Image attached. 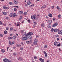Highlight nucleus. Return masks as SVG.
Wrapping results in <instances>:
<instances>
[{
  "instance_id": "nucleus-44",
  "label": "nucleus",
  "mask_w": 62,
  "mask_h": 62,
  "mask_svg": "<svg viewBox=\"0 0 62 62\" xmlns=\"http://www.w3.org/2000/svg\"><path fill=\"white\" fill-rule=\"evenodd\" d=\"M12 3L11 2H10L9 3V4H10V5H12Z\"/></svg>"
},
{
  "instance_id": "nucleus-2",
  "label": "nucleus",
  "mask_w": 62,
  "mask_h": 62,
  "mask_svg": "<svg viewBox=\"0 0 62 62\" xmlns=\"http://www.w3.org/2000/svg\"><path fill=\"white\" fill-rule=\"evenodd\" d=\"M22 34H23V36H24L25 35H26V32H24V31L22 30L21 32Z\"/></svg>"
},
{
  "instance_id": "nucleus-46",
  "label": "nucleus",
  "mask_w": 62,
  "mask_h": 62,
  "mask_svg": "<svg viewBox=\"0 0 62 62\" xmlns=\"http://www.w3.org/2000/svg\"><path fill=\"white\" fill-rule=\"evenodd\" d=\"M32 40H30V43H31L32 42Z\"/></svg>"
},
{
  "instance_id": "nucleus-28",
  "label": "nucleus",
  "mask_w": 62,
  "mask_h": 62,
  "mask_svg": "<svg viewBox=\"0 0 62 62\" xmlns=\"http://www.w3.org/2000/svg\"><path fill=\"white\" fill-rule=\"evenodd\" d=\"M48 28H51V25L50 24H49L48 25Z\"/></svg>"
},
{
  "instance_id": "nucleus-33",
  "label": "nucleus",
  "mask_w": 62,
  "mask_h": 62,
  "mask_svg": "<svg viewBox=\"0 0 62 62\" xmlns=\"http://www.w3.org/2000/svg\"><path fill=\"white\" fill-rule=\"evenodd\" d=\"M61 46V44L60 43L57 46L58 47H59Z\"/></svg>"
},
{
  "instance_id": "nucleus-1",
  "label": "nucleus",
  "mask_w": 62,
  "mask_h": 62,
  "mask_svg": "<svg viewBox=\"0 0 62 62\" xmlns=\"http://www.w3.org/2000/svg\"><path fill=\"white\" fill-rule=\"evenodd\" d=\"M28 38V36L27 35H25V36L22 39V40H26Z\"/></svg>"
},
{
  "instance_id": "nucleus-14",
  "label": "nucleus",
  "mask_w": 62,
  "mask_h": 62,
  "mask_svg": "<svg viewBox=\"0 0 62 62\" xmlns=\"http://www.w3.org/2000/svg\"><path fill=\"white\" fill-rule=\"evenodd\" d=\"M57 42H56V41H55V42H54V45L56 46V45H57Z\"/></svg>"
},
{
  "instance_id": "nucleus-50",
  "label": "nucleus",
  "mask_w": 62,
  "mask_h": 62,
  "mask_svg": "<svg viewBox=\"0 0 62 62\" xmlns=\"http://www.w3.org/2000/svg\"><path fill=\"white\" fill-rule=\"evenodd\" d=\"M6 19H7V20H8V17H6Z\"/></svg>"
},
{
  "instance_id": "nucleus-37",
  "label": "nucleus",
  "mask_w": 62,
  "mask_h": 62,
  "mask_svg": "<svg viewBox=\"0 0 62 62\" xmlns=\"http://www.w3.org/2000/svg\"><path fill=\"white\" fill-rule=\"evenodd\" d=\"M19 13H20V14H23V12H22L21 11H20L19 12Z\"/></svg>"
},
{
  "instance_id": "nucleus-24",
  "label": "nucleus",
  "mask_w": 62,
  "mask_h": 62,
  "mask_svg": "<svg viewBox=\"0 0 62 62\" xmlns=\"http://www.w3.org/2000/svg\"><path fill=\"white\" fill-rule=\"evenodd\" d=\"M27 4L28 5H30L31 4V2L30 1L28 2L27 3Z\"/></svg>"
},
{
  "instance_id": "nucleus-61",
  "label": "nucleus",
  "mask_w": 62,
  "mask_h": 62,
  "mask_svg": "<svg viewBox=\"0 0 62 62\" xmlns=\"http://www.w3.org/2000/svg\"><path fill=\"white\" fill-rule=\"evenodd\" d=\"M56 37H58L59 36L58 35H56Z\"/></svg>"
},
{
  "instance_id": "nucleus-8",
  "label": "nucleus",
  "mask_w": 62,
  "mask_h": 62,
  "mask_svg": "<svg viewBox=\"0 0 62 62\" xmlns=\"http://www.w3.org/2000/svg\"><path fill=\"white\" fill-rule=\"evenodd\" d=\"M35 17H36V16H33L31 17V19H33V20H35Z\"/></svg>"
},
{
  "instance_id": "nucleus-60",
  "label": "nucleus",
  "mask_w": 62,
  "mask_h": 62,
  "mask_svg": "<svg viewBox=\"0 0 62 62\" xmlns=\"http://www.w3.org/2000/svg\"><path fill=\"white\" fill-rule=\"evenodd\" d=\"M37 57H34V59H36V58H37Z\"/></svg>"
},
{
  "instance_id": "nucleus-23",
  "label": "nucleus",
  "mask_w": 62,
  "mask_h": 62,
  "mask_svg": "<svg viewBox=\"0 0 62 62\" xmlns=\"http://www.w3.org/2000/svg\"><path fill=\"white\" fill-rule=\"evenodd\" d=\"M9 43L10 45H12V43L11 42V41H9Z\"/></svg>"
},
{
  "instance_id": "nucleus-20",
  "label": "nucleus",
  "mask_w": 62,
  "mask_h": 62,
  "mask_svg": "<svg viewBox=\"0 0 62 62\" xmlns=\"http://www.w3.org/2000/svg\"><path fill=\"white\" fill-rule=\"evenodd\" d=\"M4 33L5 34H7V33H8V32L6 31H4Z\"/></svg>"
},
{
  "instance_id": "nucleus-58",
  "label": "nucleus",
  "mask_w": 62,
  "mask_h": 62,
  "mask_svg": "<svg viewBox=\"0 0 62 62\" xmlns=\"http://www.w3.org/2000/svg\"><path fill=\"white\" fill-rule=\"evenodd\" d=\"M57 40H59V39L58 38H57Z\"/></svg>"
},
{
  "instance_id": "nucleus-38",
  "label": "nucleus",
  "mask_w": 62,
  "mask_h": 62,
  "mask_svg": "<svg viewBox=\"0 0 62 62\" xmlns=\"http://www.w3.org/2000/svg\"><path fill=\"white\" fill-rule=\"evenodd\" d=\"M26 43L27 44H29V42L28 41H27Z\"/></svg>"
},
{
  "instance_id": "nucleus-41",
  "label": "nucleus",
  "mask_w": 62,
  "mask_h": 62,
  "mask_svg": "<svg viewBox=\"0 0 62 62\" xmlns=\"http://www.w3.org/2000/svg\"><path fill=\"white\" fill-rule=\"evenodd\" d=\"M36 38H39V35H37L36 37Z\"/></svg>"
},
{
  "instance_id": "nucleus-22",
  "label": "nucleus",
  "mask_w": 62,
  "mask_h": 62,
  "mask_svg": "<svg viewBox=\"0 0 62 62\" xmlns=\"http://www.w3.org/2000/svg\"><path fill=\"white\" fill-rule=\"evenodd\" d=\"M18 60H19V61H20H20H21V60H22V58H21V57H19L18 59Z\"/></svg>"
},
{
  "instance_id": "nucleus-35",
  "label": "nucleus",
  "mask_w": 62,
  "mask_h": 62,
  "mask_svg": "<svg viewBox=\"0 0 62 62\" xmlns=\"http://www.w3.org/2000/svg\"><path fill=\"white\" fill-rule=\"evenodd\" d=\"M22 19V17L21 16H20L19 18V20L20 21H21Z\"/></svg>"
},
{
  "instance_id": "nucleus-4",
  "label": "nucleus",
  "mask_w": 62,
  "mask_h": 62,
  "mask_svg": "<svg viewBox=\"0 0 62 62\" xmlns=\"http://www.w3.org/2000/svg\"><path fill=\"white\" fill-rule=\"evenodd\" d=\"M9 60L7 59H4L3 60V61L4 62H7Z\"/></svg>"
},
{
  "instance_id": "nucleus-11",
  "label": "nucleus",
  "mask_w": 62,
  "mask_h": 62,
  "mask_svg": "<svg viewBox=\"0 0 62 62\" xmlns=\"http://www.w3.org/2000/svg\"><path fill=\"white\" fill-rule=\"evenodd\" d=\"M52 20H49L48 21V23H52Z\"/></svg>"
},
{
  "instance_id": "nucleus-7",
  "label": "nucleus",
  "mask_w": 62,
  "mask_h": 62,
  "mask_svg": "<svg viewBox=\"0 0 62 62\" xmlns=\"http://www.w3.org/2000/svg\"><path fill=\"white\" fill-rule=\"evenodd\" d=\"M39 60L41 62H43L44 61V60L41 58H40L39 59Z\"/></svg>"
},
{
  "instance_id": "nucleus-15",
  "label": "nucleus",
  "mask_w": 62,
  "mask_h": 62,
  "mask_svg": "<svg viewBox=\"0 0 62 62\" xmlns=\"http://www.w3.org/2000/svg\"><path fill=\"white\" fill-rule=\"evenodd\" d=\"M16 38V36H14L13 37V38L14 39H15Z\"/></svg>"
},
{
  "instance_id": "nucleus-12",
  "label": "nucleus",
  "mask_w": 62,
  "mask_h": 62,
  "mask_svg": "<svg viewBox=\"0 0 62 62\" xmlns=\"http://www.w3.org/2000/svg\"><path fill=\"white\" fill-rule=\"evenodd\" d=\"M14 4H17L18 3V2L16 0H14Z\"/></svg>"
},
{
  "instance_id": "nucleus-48",
  "label": "nucleus",
  "mask_w": 62,
  "mask_h": 62,
  "mask_svg": "<svg viewBox=\"0 0 62 62\" xmlns=\"http://www.w3.org/2000/svg\"><path fill=\"white\" fill-rule=\"evenodd\" d=\"M35 20H38V17H35Z\"/></svg>"
},
{
  "instance_id": "nucleus-53",
  "label": "nucleus",
  "mask_w": 62,
  "mask_h": 62,
  "mask_svg": "<svg viewBox=\"0 0 62 62\" xmlns=\"http://www.w3.org/2000/svg\"><path fill=\"white\" fill-rule=\"evenodd\" d=\"M19 24H17V25H16V26H19Z\"/></svg>"
},
{
  "instance_id": "nucleus-40",
  "label": "nucleus",
  "mask_w": 62,
  "mask_h": 62,
  "mask_svg": "<svg viewBox=\"0 0 62 62\" xmlns=\"http://www.w3.org/2000/svg\"><path fill=\"white\" fill-rule=\"evenodd\" d=\"M10 30L11 31L12 30H13V28L12 27H11L10 28Z\"/></svg>"
},
{
  "instance_id": "nucleus-17",
  "label": "nucleus",
  "mask_w": 62,
  "mask_h": 62,
  "mask_svg": "<svg viewBox=\"0 0 62 62\" xmlns=\"http://www.w3.org/2000/svg\"><path fill=\"white\" fill-rule=\"evenodd\" d=\"M58 34H61V31L59 30H58Z\"/></svg>"
},
{
  "instance_id": "nucleus-6",
  "label": "nucleus",
  "mask_w": 62,
  "mask_h": 62,
  "mask_svg": "<svg viewBox=\"0 0 62 62\" xmlns=\"http://www.w3.org/2000/svg\"><path fill=\"white\" fill-rule=\"evenodd\" d=\"M57 25V22H56V23L53 24V26L54 27V26H56Z\"/></svg>"
},
{
  "instance_id": "nucleus-49",
  "label": "nucleus",
  "mask_w": 62,
  "mask_h": 62,
  "mask_svg": "<svg viewBox=\"0 0 62 62\" xmlns=\"http://www.w3.org/2000/svg\"><path fill=\"white\" fill-rule=\"evenodd\" d=\"M13 55H16V54H15V53H14L13 54Z\"/></svg>"
},
{
  "instance_id": "nucleus-57",
  "label": "nucleus",
  "mask_w": 62,
  "mask_h": 62,
  "mask_svg": "<svg viewBox=\"0 0 62 62\" xmlns=\"http://www.w3.org/2000/svg\"><path fill=\"white\" fill-rule=\"evenodd\" d=\"M6 29L7 30H8V28H6Z\"/></svg>"
},
{
  "instance_id": "nucleus-56",
  "label": "nucleus",
  "mask_w": 62,
  "mask_h": 62,
  "mask_svg": "<svg viewBox=\"0 0 62 62\" xmlns=\"http://www.w3.org/2000/svg\"><path fill=\"white\" fill-rule=\"evenodd\" d=\"M2 22H1V21H0V24H2Z\"/></svg>"
},
{
  "instance_id": "nucleus-62",
  "label": "nucleus",
  "mask_w": 62,
  "mask_h": 62,
  "mask_svg": "<svg viewBox=\"0 0 62 62\" xmlns=\"http://www.w3.org/2000/svg\"><path fill=\"white\" fill-rule=\"evenodd\" d=\"M7 62H11L10 60H9Z\"/></svg>"
},
{
  "instance_id": "nucleus-16",
  "label": "nucleus",
  "mask_w": 62,
  "mask_h": 62,
  "mask_svg": "<svg viewBox=\"0 0 62 62\" xmlns=\"http://www.w3.org/2000/svg\"><path fill=\"white\" fill-rule=\"evenodd\" d=\"M48 16H49L50 17H53L52 16V14H49L48 15Z\"/></svg>"
},
{
  "instance_id": "nucleus-52",
  "label": "nucleus",
  "mask_w": 62,
  "mask_h": 62,
  "mask_svg": "<svg viewBox=\"0 0 62 62\" xmlns=\"http://www.w3.org/2000/svg\"><path fill=\"white\" fill-rule=\"evenodd\" d=\"M59 8L58 6H57V9H59Z\"/></svg>"
},
{
  "instance_id": "nucleus-47",
  "label": "nucleus",
  "mask_w": 62,
  "mask_h": 62,
  "mask_svg": "<svg viewBox=\"0 0 62 62\" xmlns=\"http://www.w3.org/2000/svg\"><path fill=\"white\" fill-rule=\"evenodd\" d=\"M21 50H23V47H21Z\"/></svg>"
},
{
  "instance_id": "nucleus-34",
  "label": "nucleus",
  "mask_w": 62,
  "mask_h": 62,
  "mask_svg": "<svg viewBox=\"0 0 62 62\" xmlns=\"http://www.w3.org/2000/svg\"><path fill=\"white\" fill-rule=\"evenodd\" d=\"M14 10L15 11H17V9L16 8H15L14 9Z\"/></svg>"
},
{
  "instance_id": "nucleus-5",
  "label": "nucleus",
  "mask_w": 62,
  "mask_h": 62,
  "mask_svg": "<svg viewBox=\"0 0 62 62\" xmlns=\"http://www.w3.org/2000/svg\"><path fill=\"white\" fill-rule=\"evenodd\" d=\"M32 39V37L30 35H28V38H27L28 39Z\"/></svg>"
},
{
  "instance_id": "nucleus-39",
  "label": "nucleus",
  "mask_w": 62,
  "mask_h": 62,
  "mask_svg": "<svg viewBox=\"0 0 62 62\" xmlns=\"http://www.w3.org/2000/svg\"><path fill=\"white\" fill-rule=\"evenodd\" d=\"M34 25H36L37 24V23L36 22H34Z\"/></svg>"
},
{
  "instance_id": "nucleus-10",
  "label": "nucleus",
  "mask_w": 62,
  "mask_h": 62,
  "mask_svg": "<svg viewBox=\"0 0 62 62\" xmlns=\"http://www.w3.org/2000/svg\"><path fill=\"white\" fill-rule=\"evenodd\" d=\"M33 33L31 32H30L29 33H27V35L28 36V35H33Z\"/></svg>"
},
{
  "instance_id": "nucleus-43",
  "label": "nucleus",
  "mask_w": 62,
  "mask_h": 62,
  "mask_svg": "<svg viewBox=\"0 0 62 62\" xmlns=\"http://www.w3.org/2000/svg\"><path fill=\"white\" fill-rule=\"evenodd\" d=\"M44 47L45 48H46L47 47V46L46 45H45L44 46Z\"/></svg>"
},
{
  "instance_id": "nucleus-3",
  "label": "nucleus",
  "mask_w": 62,
  "mask_h": 62,
  "mask_svg": "<svg viewBox=\"0 0 62 62\" xmlns=\"http://www.w3.org/2000/svg\"><path fill=\"white\" fill-rule=\"evenodd\" d=\"M35 41L33 42V44H37L38 43V40L37 39H35V40H34Z\"/></svg>"
},
{
  "instance_id": "nucleus-27",
  "label": "nucleus",
  "mask_w": 62,
  "mask_h": 62,
  "mask_svg": "<svg viewBox=\"0 0 62 62\" xmlns=\"http://www.w3.org/2000/svg\"><path fill=\"white\" fill-rule=\"evenodd\" d=\"M1 51L2 53H4L5 52V50L4 49H1Z\"/></svg>"
},
{
  "instance_id": "nucleus-13",
  "label": "nucleus",
  "mask_w": 62,
  "mask_h": 62,
  "mask_svg": "<svg viewBox=\"0 0 62 62\" xmlns=\"http://www.w3.org/2000/svg\"><path fill=\"white\" fill-rule=\"evenodd\" d=\"M2 13L4 15H6L7 14V12H2Z\"/></svg>"
},
{
  "instance_id": "nucleus-25",
  "label": "nucleus",
  "mask_w": 62,
  "mask_h": 62,
  "mask_svg": "<svg viewBox=\"0 0 62 62\" xmlns=\"http://www.w3.org/2000/svg\"><path fill=\"white\" fill-rule=\"evenodd\" d=\"M16 46L17 47H20V46H21V45L19 44H17Z\"/></svg>"
},
{
  "instance_id": "nucleus-26",
  "label": "nucleus",
  "mask_w": 62,
  "mask_h": 62,
  "mask_svg": "<svg viewBox=\"0 0 62 62\" xmlns=\"http://www.w3.org/2000/svg\"><path fill=\"white\" fill-rule=\"evenodd\" d=\"M58 30L57 29H55L54 30V32H57V31Z\"/></svg>"
},
{
  "instance_id": "nucleus-45",
  "label": "nucleus",
  "mask_w": 62,
  "mask_h": 62,
  "mask_svg": "<svg viewBox=\"0 0 62 62\" xmlns=\"http://www.w3.org/2000/svg\"><path fill=\"white\" fill-rule=\"evenodd\" d=\"M34 6V4H33L32 5H31V7H33V6Z\"/></svg>"
},
{
  "instance_id": "nucleus-30",
  "label": "nucleus",
  "mask_w": 62,
  "mask_h": 62,
  "mask_svg": "<svg viewBox=\"0 0 62 62\" xmlns=\"http://www.w3.org/2000/svg\"><path fill=\"white\" fill-rule=\"evenodd\" d=\"M46 8V6L44 5L43 6V7H42V8Z\"/></svg>"
},
{
  "instance_id": "nucleus-54",
  "label": "nucleus",
  "mask_w": 62,
  "mask_h": 62,
  "mask_svg": "<svg viewBox=\"0 0 62 62\" xmlns=\"http://www.w3.org/2000/svg\"><path fill=\"white\" fill-rule=\"evenodd\" d=\"M54 6H53L52 7V9H53V8H54Z\"/></svg>"
},
{
  "instance_id": "nucleus-36",
  "label": "nucleus",
  "mask_w": 62,
  "mask_h": 62,
  "mask_svg": "<svg viewBox=\"0 0 62 62\" xmlns=\"http://www.w3.org/2000/svg\"><path fill=\"white\" fill-rule=\"evenodd\" d=\"M54 29L53 28H52L51 29V32H53V31H54Z\"/></svg>"
},
{
  "instance_id": "nucleus-32",
  "label": "nucleus",
  "mask_w": 62,
  "mask_h": 62,
  "mask_svg": "<svg viewBox=\"0 0 62 62\" xmlns=\"http://www.w3.org/2000/svg\"><path fill=\"white\" fill-rule=\"evenodd\" d=\"M9 16L10 17H12V16H13V15L12 14H10L9 15Z\"/></svg>"
},
{
  "instance_id": "nucleus-51",
  "label": "nucleus",
  "mask_w": 62,
  "mask_h": 62,
  "mask_svg": "<svg viewBox=\"0 0 62 62\" xmlns=\"http://www.w3.org/2000/svg\"><path fill=\"white\" fill-rule=\"evenodd\" d=\"M14 43V41H13L12 42V44H13Z\"/></svg>"
},
{
  "instance_id": "nucleus-29",
  "label": "nucleus",
  "mask_w": 62,
  "mask_h": 62,
  "mask_svg": "<svg viewBox=\"0 0 62 62\" xmlns=\"http://www.w3.org/2000/svg\"><path fill=\"white\" fill-rule=\"evenodd\" d=\"M61 15H58V18H61Z\"/></svg>"
},
{
  "instance_id": "nucleus-31",
  "label": "nucleus",
  "mask_w": 62,
  "mask_h": 62,
  "mask_svg": "<svg viewBox=\"0 0 62 62\" xmlns=\"http://www.w3.org/2000/svg\"><path fill=\"white\" fill-rule=\"evenodd\" d=\"M27 12H25L24 13V15H26L27 14Z\"/></svg>"
},
{
  "instance_id": "nucleus-21",
  "label": "nucleus",
  "mask_w": 62,
  "mask_h": 62,
  "mask_svg": "<svg viewBox=\"0 0 62 62\" xmlns=\"http://www.w3.org/2000/svg\"><path fill=\"white\" fill-rule=\"evenodd\" d=\"M44 26H45V25H44V23H42L41 25V26L42 27H43Z\"/></svg>"
},
{
  "instance_id": "nucleus-63",
  "label": "nucleus",
  "mask_w": 62,
  "mask_h": 62,
  "mask_svg": "<svg viewBox=\"0 0 62 62\" xmlns=\"http://www.w3.org/2000/svg\"><path fill=\"white\" fill-rule=\"evenodd\" d=\"M8 48H9V47H8L7 48V51H8Z\"/></svg>"
},
{
  "instance_id": "nucleus-59",
  "label": "nucleus",
  "mask_w": 62,
  "mask_h": 62,
  "mask_svg": "<svg viewBox=\"0 0 62 62\" xmlns=\"http://www.w3.org/2000/svg\"><path fill=\"white\" fill-rule=\"evenodd\" d=\"M28 22L29 23H30V20H28Z\"/></svg>"
},
{
  "instance_id": "nucleus-9",
  "label": "nucleus",
  "mask_w": 62,
  "mask_h": 62,
  "mask_svg": "<svg viewBox=\"0 0 62 62\" xmlns=\"http://www.w3.org/2000/svg\"><path fill=\"white\" fill-rule=\"evenodd\" d=\"M43 53L45 54L46 57H47V54L46 52L45 51H44L43 52Z\"/></svg>"
},
{
  "instance_id": "nucleus-64",
  "label": "nucleus",
  "mask_w": 62,
  "mask_h": 62,
  "mask_svg": "<svg viewBox=\"0 0 62 62\" xmlns=\"http://www.w3.org/2000/svg\"><path fill=\"white\" fill-rule=\"evenodd\" d=\"M13 49H15V48H16V47H13Z\"/></svg>"
},
{
  "instance_id": "nucleus-42",
  "label": "nucleus",
  "mask_w": 62,
  "mask_h": 62,
  "mask_svg": "<svg viewBox=\"0 0 62 62\" xmlns=\"http://www.w3.org/2000/svg\"><path fill=\"white\" fill-rule=\"evenodd\" d=\"M0 36L1 37H3V35L2 34H0Z\"/></svg>"
},
{
  "instance_id": "nucleus-55",
  "label": "nucleus",
  "mask_w": 62,
  "mask_h": 62,
  "mask_svg": "<svg viewBox=\"0 0 62 62\" xmlns=\"http://www.w3.org/2000/svg\"><path fill=\"white\" fill-rule=\"evenodd\" d=\"M21 44L22 45H23V42H22L21 43Z\"/></svg>"
},
{
  "instance_id": "nucleus-19",
  "label": "nucleus",
  "mask_w": 62,
  "mask_h": 62,
  "mask_svg": "<svg viewBox=\"0 0 62 62\" xmlns=\"http://www.w3.org/2000/svg\"><path fill=\"white\" fill-rule=\"evenodd\" d=\"M3 8L4 9H7V7L4 6L3 7Z\"/></svg>"
},
{
  "instance_id": "nucleus-18",
  "label": "nucleus",
  "mask_w": 62,
  "mask_h": 62,
  "mask_svg": "<svg viewBox=\"0 0 62 62\" xmlns=\"http://www.w3.org/2000/svg\"><path fill=\"white\" fill-rule=\"evenodd\" d=\"M16 16H17V15H16V13H14L13 14V16L14 17H16Z\"/></svg>"
}]
</instances>
